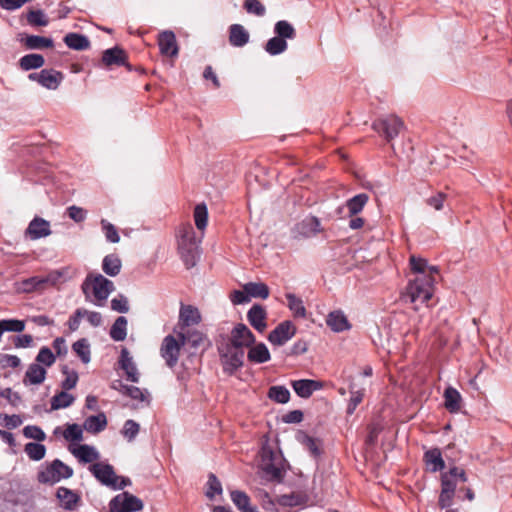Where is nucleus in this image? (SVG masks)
<instances>
[{
    "mask_svg": "<svg viewBox=\"0 0 512 512\" xmlns=\"http://www.w3.org/2000/svg\"><path fill=\"white\" fill-rule=\"evenodd\" d=\"M63 273L60 271H52L45 277H31L24 283L29 286V289H42L46 284L56 285L62 278Z\"/></svg>",
    "mask_w": 512,
    "mask_h": 512,
    "instance_id": "393cba45",
    "label": "nucleus"
},
{
    "mask_svg": "<svg viewBox=\"0 0 512 512\" xmlns=\"http://www.w3.org/2000/svg\"><path fill=\"white\" fill-rule=\"evenodd\" d=\"M178 251L182 261L187 269L194 267L199 258V243L196 239L195 231L190 223L179 227L178 233Z\"/></svg>",
    "mask_w": 512,
    "mask_h": 512,
    "instance_id": "f257e3e1",
    "label": "nucleus"
},
{
    "mask_svg": "<svg viewBox=\"0 0 512 512\" xmlns=\"http://www.w3.org/2000/svg\"><path fill=\"white\" fill-rule=\"evenodd\" d=\"M102 230L105 234V238L110 243H118L120 240L116 227L105 219L101 220Z\"/></svg>",
    "mask_w": 512,
    "mask_h": 512,
    "instance_id": "680f3d73",
    "label": "nucleus"
},
{
    "mask_svg": "<svg viewBox=\"0 0 512 512\" xmlns=\"http://www.w3.org/2000/svg\"><path fill=\"white\" fill-rule=\"evenodd\" d=\"M69 451L82 463H92L100 458V454L95 447L88 444H82L77 447L70 445Z\"/></svg>",
    "mask_w": 512,
    "mask_h": 512,
    "instance_id": "a211bd4d",
    "label": "nucleus"
},
{
    "mask_svg": "<svg viewBox=\"0 0 512 512\" xmlns=\"http://www.w3.org/2000/svg\"><path fill=\"white\" fill-rule=\"evenodd\" d=\"M160 52L164 55L176 56L178 47L175 34L172 31H163L158 38Z\"/></svg>",
    "mask_w": 512,
    "mask_h": 512,
    "instance_id": "4be33fe9",
    "label": "nucleus"
},
{
    "mask_svg": "<svg viewBox=\"0 0 512 512\" xmlns=\"http://www.w3.org/2000/svg\"><path fill=\"white\" fill-rule=\"evenodd\" d=\"M372 128L380 136H383L386 141L391 142L400 134L401 130L404 128V123L399 117L389 115L374 121Z\"/></svg>",
    "mask_w": 512,
    "mask_h": 512,
    "instance_id": "6e6552de",
    "label": "nucleus"
},
{
    "mask_svg": "<svg viewBox=\"0 0 512 512\" xmlns=\"http://www.w3.org/2000/svg\"><path fill=\"white\" fill-rule=\"evenodd\" d=\"M0 424L8 429H15L22 424V419L18 415L0 414Z\"/></svg>",
    "mask_w": 512,
    "mask_h": 512,
    "instance_id": "774afa93",
    "label": "nucleus"
},
{
    "mask_svg": "<svg viewBox=\"0 0 512 512\" xmlns=\"http://www.w3.org/2000/svg\"><path fill=\"white\" fill-rule=\"evenodd\" d=\"M182 346V341H177L176 338L172 335H167L163 339L160 348V354L169 368L176 366Z\"/></svg>",
    "mask_w": 512,
    "mask_h": 512,
    "instance_id": "9d476101",
    "label": "nucleus"
},
{
    "mask_svg": "<svg viewBox=\"0 0 512 512\" xmlns=\"http://www.w3.org/2000/svg\"><path fill=\"white\" fill-rule=\"evenodd\" d=\"M436 281V278L424 276H421V278H411L403 293V299L414 304L415 309H417L419 304H424L432 298Z\"/></svg>",
    "mask_w": 512,
    "mask_h": 512,
    "instance_id": "f03ea898",
    "label": "nucleus"
},
{
    "mask_svg": "<svg viewBox=\"0 0 512 512\" xmlns=\"http://www.w3.org/2000/svg\"><path fill=\"white\" fill-rule=\"evenodd\" d=\"M119 385L121 387L120 393L132 398L133 400L139 401L142 403L143 408L150 405L151 396L146 389L142 390L139 387L126 385L122 382H119Z\"/></svg>",
    "mask_w": 512,
    "mask_h": 512,
    "instance_id": "6ab92c4d",
    "label": "nucleus"
},
{
    "mask_svg": "<svg viewBox=\"0 0 512 512\" xmlns=\"http://www.w3.org/2000/svg\"><path fill=\"white\" fill-rule=\"evenodd\" d=\"M64 43L73 50L83 51L90 47V41L87 36L79 33H68L63 39Z\"/></svg>",
    "mask_w": 512,
    "mask_h": 512,
    "instance_id": "72a5a7b5",
    "label": "nucleus"
},
{
    "mask_svg": "<svg viewBox=\"0 0 512 512\" xmlns=\"http://www.w3.org/2000/svg\"><path fill=\"white\" fill-rule=\"evenodd\" d=\"M109 507L111 512H137L142 510L143 502L138 497L123 492L110 501Z\"/></svg>",
    "mask_w": 512,
    "mask_h": 512,
    "instance_id": "1a4fd4ad",
    "label": "nucleus"
},
{
    "mask_svg": "<svg viewBox=\"0 0 512 512\" xmlns=\"http://www.w3.org/2000/svg\"><path fill=\"white\" fill-rule=\"evenodd\" d=\"M285 296L287 299V306L293 315L297 318H305L306 308L304 307L302 299L293 293H287Z\"/></svg>",
    "mask_w": 512,
    "mask_h": 512,
    "instance_id": "37998d69",
    "label": "nucleus"
},
{
    "mask_svg": "<svg viewBox=\"0 0 512 512\" xmlns=\"http://www.w3.org/2000/svg\"><path fill=\"white\" fill-rule=\"evenodd\" d=\"M89 470L101 484L107 487L123 489L130 484L128 478L118 477L110 464L94 463L89 467Z\"/></svg>",
    "mask_w": 512,
    "mask_h": 512,
    "instance_id": "20e7f679",
    "label": "nucleus"
},
{
    "mask_svg": "<svg viewBox=\"0 0 512 512\" xmlns=\"http://www.w3.org/2000/svg\"><path fill=\"white\" fill-rule=\"evenodd\" d=\"M326 324L334 332H343L351 328L346 315L341 310L330 312L327 316Z\"/></svg>",
    "mask_w": 512,
    "mask_h": 512,
    "instance_id": "5701e85b",
    "label": "nucleus"
},
{
    "mask_svg": "<svg viewBox=\"0 0 512 512\" xmlns=\"http://www.w3.org/2000/svg\"><path fill=\"white\" fill-rule=\"evenodd\" d=\"M261 470L264 478L268 481L281 482L283 479L280 458L269 447H263L261 450Z\"/></svg>",
    "mask_w": 512,
    "mask_h": 512,
    "instance_id": "423d86ee",
    "label": "nucleus"
},
{
    "mask_svg": "<svg viewBox=\"0 0 512 512\" xmlns=\"http://www.w3.org/2000/svg\"><path fill=\"white\" fill-rule=\"evenodd\" d=\"M368 200L369 196L366 193L357 194L347 200L346 207L348 209V215L352 217L359 214L367 204Z\"/></svg>",
    "mask_w": 512,
    "mask_h": 512,
    "instance_id": "e433bc0d",
    "label": "nucleus"
},
{
    "mask_svg": "<svg viewBox=\"0 0 512 512\" xmlns=\"http://www.w3.org/2000/svg\"><path fill=\"white\" fill-rule=\"evenodd\" d=\"M201 321V314L198 308L192 305H181L179 311V322L182 327L197 325Z\"/></svg>",
    "mask_w": 512,
    "mask_h": 512,
    "instance_id": "b1692460",
    "label": "nucleus"
},
{
    "mask_svg": "<svg viewBox=\"0 0 512 512\" xmlns=\"http://www.w3.org/2000/svg\"><path fill=\"white\" fill-rule=\"evenodd\" d=\"M182 344H189L193 348H198L205 340V336L198 330H187L179 333Z\"/></svg>",
    "mask_w": 512,
    "mask_h": 512,
    "instance_id": "c03bdc74",
    "label": "nucleus"
},
{
    "mask_svg": "<svg viewBox=\"0 0 512 512\" xmlns=\"http://www.w3.org/2000/svg\"><path fill=\"white\" fill-rule=\"evenodd\" d=\"M102 269L108 276L114 277L120 273L121 260L118 256L109 254L103 259Z\"/></svg>",
    "mask_w": 512,
    "mask_h": 512,
    "instance_id": "79ce46f5",
    "label": "nucleus"
},
{
    "mask_svg": "<svg viewBox=\"0 0 512 512\" xmlns=\"http://www.w3.org/2000/svg\"><path fill=\"white\" fill-rule=\"evenodd\" d=\"M195 225L199 230H204L207 226L208 212L205 204H198L194 210Z\"/></svg>",
    "mask_w": 512,
    "mask_h": 512,
    "instance_id": "603ef678",
    "label": "nucleus"
},
{
    "mask_svg": "<svg viewBox=\"0 0 512 512\" xmlns=\"http://www.w3.org/2000/svg\"><path fill=\"white\" fill-rule=\"evenodd\" d=\"M24 451L33 461H40L45 457L46 447L43 444L29 442L25 445Z\"/></svg>",
    "mask_w": 512,
    "mask_h": 512,
    "instance_id": "3c124183",
    "label": "nucleus"
},
{
    "mask_svg": "<svg viewBox=\"0 0 512 512\" xmlns=\"http://www.w3.org/2000/svg\"><path fill=\"white\" fill-rule=\"evenodd\" d=\"M111 309L119 313H127L129 311L128 299L124 295H119L111 300Z\"/></svg>",
    "mask_w": 512,
    "mask_h": 512,
    "instance_id": "338daca9",
    "label": "nucleus"
},
{
    "mask_svg": "<svg viewBox=\"0 0 512 512\" xmlns=\"http://www.w3.org/2000/svg\"><path fill=\"white\" fill-rule=\"evenodd\" d=\"M63 437L67 441L80 442L83 439V429L78 424H69L63 433Z\"/></svg>",
    "mask_w": 512,
    "mask_h": 512,
    "instance_id": "4d7b16f0",
    "label": "nucleus"
},
{
    "mask_svg": "<svg viewBox=\"0 0 512 512\" xmlns=\"http://www.w3.org/2000/svg\"><path fill=\"white\" fill-rule=\"evenodd\" d=\"M55 361V355L53 354L51 349L46 346L42 347L36 356V363L42 364L46 367L52 366L55 363Z\"/></svg>",
    "mask_w": 512,
    "mask_h": 512,
    "instance_id": "6e6d98bb",
    "label": "nucleus"
},
{
    "mask_svg": "<svg viewBox=\"0 0 512 512\" xmlns=\"http://www.w3.org/2000/svg\"><path fill=\"white\" fill-rule=\"evenodd\" d=\"M72 475L73 469L70 466L59 459H55L39 471L38 481L45 484H54L61 479L70 478Z\"/></svg>",
    "mask_w": 512,
    "mask_h": 512,
    "instance_id": "0eeeda50",
    "label": "nucleus"
},
{
    "mask_svg": "<svg viewBox=\"0 0 512 512\" xmlns=\"http://www.w3.org/2000/svg\"><path fill=\"white\" fill-rule=\"evenodd\" d=\"M250 35L241 24L229 27V42L234 47H243L249 42Z\"/></svg>",
    "mask_w": 512,
    "mask_h": 512,
    "instance_id": "cd10ccee",
    "label": "nucleus"
},
{
    "mask_svg": "<svg viewBox=\"0 0 512 512\" xmlns=\"http://www.w3.org/2000/svg\"><path fill=\"white\" fill-rule=\"evenodd\" d=\"M102 62L106 66H122L126 62V54L123 49L119 47H113L103 52Z\"/></svg>",
    "mask_w": 512,
    "mask_h": 512,
    "instance_id": "2f4dec72",
    "label": "nucleus"
},
{
    "mask_svg": "<svg viewBox=\"0 0 512 512\" xmlns=\"http://www.w3.org/2000/svg\"><path fill=\"white\" fill-rule=\"evenodd\" d=\"M0 326L3 332H22L25 329V323L18 319L0 320Z\"/></svg>",
    "mask_w": 512,
    "mask_h": 512,
    "instance_id": "13d9d810",
    "label": "nucleus"
},
{
    "mask_svg": "<svg viewBox=\"0 0 512 512\" xmlns=\"http://www.w3.org/2000/svg\"><path fill=\"white\" fill-rule=\"evenodd\" d=\"M23 435L28 439L43 441L46 438L44 431L35 425H28L23 428Z\"/></svg>",
    "mask_w": 512,
    "mask_h": 512,
    "instance_id": "69168bd1",
    "label": "nucleus"
},
{
    "mask_svg": "<svg viewBox=\"0 0 512 512\" xmlns=\"http://www.w3.org/2000/svg\"><path fill=\"white\" fill-rule=\"evenodd\" d=\"M296 333V328L291 321H283L269 333L268 340L274 345H284Z\"/></svg>",
    "mask_w": 512,
    "mask_h": 512,
    "instance_id": "4468645a",
    "label": "nucleus"
},
{
    "mask_svg": "<svg viewBox=\"0 0 512 512\" xmlns=\"http://www.w3.org/2000/svg\"><path fill=\"white\" fill-rule=\"evenodd\" d=\"M274 33L284 40L294 39L296 37L295 28L286 20H280L276 22L274 26Z\"/></svg>",
    "mask_w": 512,
    "mask_h": 512,
    "instance_id": "8fccbe9b",
    "label": "nucleus"
},
{
    "mask_svg": "<svg viewBox=\"0 0 512 512\" xmlns=\"http://www.w3.org/2000/svg\"><path fill=\"white\" fill-rule=\"evenodd\" d=\"M127 319L124 316H119L113 323L110 329V337L114 341H123L127 336Z\"/></svg>",
    "mask_w": 512,
    "mask_h": 512,
    "instance_id": "ea45409f",
    "label": "nucleus"
},
{
    "mask_svg": "<svg viewBox=\"0 0 512 512\" xmlns=\"http://www.w3.org/2000/svg\"><path fill=\"white\" fill-rule=\"evenodd\" d=\"M266 315L265 308L259 304H255L249 309L247 319L252 327L262 333L267 327Z\"/></svg>",
    "mask_w": 512,
    "mask_h": 512,
    "instance_id": "f3484780",
    "label": "nucleus"
},
{
    "mask_svg": "<svg viewBox=\"0 0 512 512\" xmlns=\"http://www.w3.org/2000/svg\"><path fill=\"white\" fill-rule=\"evenodd\" d=\"M139 429V424L134 420L129 419L124 423L122 434L129 442H131L136 438L139 433Z\"/></svg>",
    "mask_w": 512,
    "mask_h": 512,
    "instance_id": "0e129e2a",
    "label": "nucleus"
},
{
    "mask_svg": "<svg viewBox=\"0 0 512 512\" xmlns=\"http://www.w3.org/2000/svg\"><path fill=\"white\" fill-rule=\"evenodd\" d=\"M267 396L276 403L285 404L290 400V391L285 386L275 385L269 388Z\"/></svg>",
    "mask_w": 512,
    "mask_h": 512,
    "instance_id": "49530a36",
    "label": "nucleus"
},
{
    "mask_svg": "<svg viewBox=\"0 0 512 512\" xmlns=\"http://www.w3.org/2000/svg\"><path fill=\"white\" fill-rule=\"evenodd\" d=\"M75 401L73 395L69 394L67 391L62 390L61 392L55 394L51 398V410H59L64 409L71 406Z\"/></svg>",
    "mask_w": 512,
    "mask_h": 512,
    "instance_id": "a19ab883",
    "label": "nucleus"
},
{
    "mask_svg": "<svg viewBox=\"0 0 512 512\" xmlns=\"http://www.w3.org/2000/svg\"><path fill=\"white\" fill-rule=\"evenodd\" d=\"M107 426V418L104 413L89 416L83 423V428L90 433L96 434L103 431Z\"/></svg>",
    "mask_w": 512,
    "mask_h": 512,
    "instance_id": "f704fd0d",
    "label": "nucleus"
},
{
    "mask_svg": "<svg viewBox=\"0 0 512 512\" xmlns=\"http://www.w3.org/2000/svg\"><path fill=\"white\" fill-rule=\"evenodd\" d=\"M287 48V41L278 37L277 35L270 38L265 44V51L272 56H276L285 52Z\"/></svg>",
    "mask_w": 512,
    "mask_h": 512,
    "instance_id": "09e8293b",
    "label": "nucleus"
},
{
    "mask_svg": "<svg viewBox=\"0 0 512 512\" xmlns=\"http://www.w3.org/2000/svg\"><path fill=\"white\" fill-rule=\"evenodd\" d=\"M72 350L81 359L84 364L91 360L90 344L86 338H81L73 343Z\"/></svg>",
    "mask_w": 512,
    "mask_h": 512,
    "instance_id": "a18cd8bd",
    "label": "nucleus"
},
{
    "mask_svg": "<svg viewBox=\"0 0 512 512\" xmlns=\"http://www.w3.org/2000/svg\"><path fill=\"white\" fill-rule=\"evenodd\" d=\"M45 63V59L42 55L31 53L24 55L19 60V66L24 71H29L32 69H38L42 67Z\"/></svg>",
    "mask_w": 512,
    "mask_h": 512,
    "instance_id": "4c0bfd02",
    "label": "nucleus"
},
{
    "mask_svg": "<svg viewBox=\"0 0 512 512\" xmlns=\"http://www.w3.org/2000/svg\"><path fill=\"white\" fill-rule=\"evenodd\" d=\"M57 498L61 502L62 507L70 511L74 510L80 501V497L66 487H59L57 489Z\"/></svg>",
    "mask_w": 512,
    "mask_h": 512,
    "instance_id": "c756f323",
    "label": "nucleus"
},
{
    "mask_svg": "<svg viewBox=\"0 0 512 512\" xmlns=\"http://www.w3.org/2000/svg\"><path fill=\"white\" fill-rule=\"evenodd\" d=\"M445 408L451 413H457L461 409L462 397L457 389L449 386L445 389L444 394Z\"/></svg>",
    "mask_w": 512,
    "mask_h": 512,
    "instance_id": "c85d7f7f",
    "label": "nucleus"
},
{
    "mask_svg": "<svg viewBox=\"0 0 512 512\" xmlns=\"http://www.w3.org/2000/svg\"><path fill=\"white\" fill-rule=\"evenodd\" d=\"M223 371L233 374L243 366L245 352L243 349L224 343L218 347Z\"/></svg>",
    "mask_w": 512,
    "mask_h": 512,
    "instance_id": "39448f33",
    "label": "nucleus"
},
{
    "mask_svg": "<svg viewBox=\"0 0 512 512\" xmlns=\"http://www.w3.org/2000/svg\"><path fill=\"white\" fill-rule=\"evenodd\" d=\"M231 500L241 512H258L257 507L252 506L249 496L239 490L231 491Z\"/></svg>",
    "mask_w": 512,
    "mask_h": 512,
    "instance_id": "c9c22d12",
    "label": "nucleus"
},
{
    "mask_svg": "<svg viewBox=\"0 0 512 512\" xmlns=\"http://www.w3.org/2000/svg\"><path fill=\"white\" fill-rule=\"evenodd\" d=\"M295 393L301 398H309L314 391L319 390L322 385L320 382L310 379H300L291 383Z\"/></svg>",
    "mask_w": 512,
    "mask_h": 512,
    "instance_id": "412c9836",
    "label": "nucleus"
},
{
    "mask_svg": "<svg viewBox=\"0 0 512 512\" xmlns=\"http://www.w3.org/2000/svg\"><path fill=\"white\" fill-rule=\"evenodd\" d=\"M82 291L89 299L91 295L95 298V304L102 306L109 295L114 291V284L101 274H89L82 283Z\"/></svg>",
    "mask_w": 512,
    "mask_h": 512,
    "instance_id": "7ed1b4c3",
    "label": "nucleus"
},
{
    "mask_svg": "<svg viewBox=\"0 0 512 512\" xmlns=\"http://www.w3.org/2000/svg\"><path fill=\"white\" fill-rule=\"evenodd\" d=\"M120 368L125 372L127 380L138 383L139 382V372L136 364L133 361L132 356L130 355L127 348H122L119 358Z\"/></svg>",
    "mask_w": 512,
    "mask_h": 512,
    "instance_id": "2eb2a0df",
    "label": "nucleus"
},
{
    "mask_svg": "<svg viewBox=\"0 0 512 512\" xmlns=\"http://www.w3.org/2000/svg\"><path fill=\"white\" fill-rule=\"evenodd\" d=\"M245 292L249 295V298H261L266 299L269 296V288L262 282H248L243 286Z\"/></svg>",
    "mask_w": 512,
    "mask_h": 512,
    "instance_id": "58836bf2",
    "label": "nucleus"
},
{
    "mask_svg": "<svg viewBox=\"0 0 512 512\" xmlns=\"http://www.w3.org/2000/svg\"><path fill=\"white\" fill-rule=\"evenodd\" d=\"M249 348L247 358L251 363L262 364L270 360V352L264 343H258Z\"/></svg>",
    "mask_w": 512,
    "mask_h": 512,
    "instance_id": "473e14b6",
    "label": "nucleus"
},
{
    "mask_svg": "<svg viewBox=\"0 0 512 512\" xmlns=\"http://www.w3.org/2000/svg\"><path fill=\"white\" fill-rule=\"evenodd\" d=\"M409 262L411 271L414 274L413 278H421V276H424L437 279L439 277V268L434 265H429L426 259L412 255Z\"/></svg>",
    "mask_w": 512,
    "mask_h": 512,
    "instance_id": "ddd939ff",
    "label": "nucleus"
},
{
    "mask_svg": "<svg viewBox=\"0 0 512 512\" xmlns=\"http://www.w3.org/2000/svg\"><path fill=\"white\" fill-rule=\"evenodd\" d=\"M222 491L223 490H222L221 482L215 476V474L210 473L208 475L206 496L209 499H213L216 494H218V495L222 494Z\"/></svg>",
    "mask_w": 512,
    "mask_h": 512,
    "instance_id": "5fc2aeb1",
    "label": "nucleus"
},
{
    "mask_svg": "<svg viewBox=\"0 0 512 512\" xmlns=\"http://www.w3.org/2000/svg\"><path fill=\"white\" fill-rule=\"evenodd\" d=\"M40 76V85L49 90H56L64 79L63 73L54 69H43Z\"/></svg>",
    "mask_w": 512,
    "mask_h": 512,
    "instance_id": "a878e982",
    "label": "nucleus"
},
{
    "mask_svg": "<svg viewBox=\"0 0 512 512\" xmlns=\"http://www.w3.org/2000/svg\"><path fill=\"white\" fill-rule=\"evenodd\" d=\"M467 480L468 477L464 469L452 466L441 474V487L455 493L457 488L459 491L463 490L459 485L465 484Z\"/></svg>",
    "mask_w": 512,
    "mask_h": 512,
    "instance_id": "9b49d317",
    "label": "nucleus"
},
{
    "mask_svg": "<svg viewBox=\"0 0 512 512\" xmlns=\"http://www.w3.org/2000/svg\"><path fill=\"white\" fill-rule=\"evenodd\" d=\"M62 373L66 375V378L61 382V387L65 391H69L77 385L78 374L76 371H69L67 366H64Z\"/></svg>",
    "mask_w": 512,
    "mask_h": 512,
    "instance_id": "e2e57ef3",
    "label": "nucleus"
},
{
    "mask_svg": "<svg viewBox=\"0 0 512 512\" xmlns=\"http://www.w3.org/2000/svg\"><path fill=\"white\" fill-rule=\"evenodd\" d=\"M26 234L32 240L47 237L51 234L50 223L41 217H35L29 223L26 229Z\"/></svg>",
    "mask_w": 512,
    "mask_h": 512,
    "instance_id": "dca6fc26",
    "label": "nucleus"
},
{
    "mask_svg": "<svg viewBox=\"0 0 512 512\" xmlns=\"http://www.w3.org/2000/svg\"><path fill=\"white\" fill-rule=\"evenodd\" d=\"M27 22L32 26H47L48 19L42 10H30L27 15Z\"/></svg>",
    "mask_w": 512,
    "mask_h": 512,
    "instance_id": "bf43d9fd",
    "label": "nucleus"
},
{
    "mask_svg": "<svg viewBox=\"0 0 512 512\" xmlns=\"http://www.w3.org/2000/svg\"><path fill=\"white\" fill-rule=\"evenodd\" d=\"M227 343L244 350L255 343V336L245 324L238 323L232 329Z\"/></svg>",
    "mask_w": 512,
    "mask_h": 512,
    "instance_id": "f8f14e48",
    "label": "nucleus"
},
{
    "mask_svg": "<svg viewBox=\"0 0 512 512\" xmlns=\"http://www.w3.org/2000/svg\"><path fill=\"white\" fill-rule=\"evenodd\" d=\"M424 460L431 472L442 471L445 468V462L442 458L440 449L433 448L425 452Z\"/></svg>",
    "mask_w": 512,
    "mask_h": 512,
    "instance_id": "7c9ffc66",
    "label": "nucleus"
},
{
    "mask_svg": "<svg viewBox=\"0 0 512 512\" xmlns=\"http://www.w3.org/2000/svg\"><path fill=\"white\" fill-rule=\"evenodd\" d=\"M298 440L303 444V446L314 456V457H317L321 454V451H320V448H319V445H318V441L305 434V433H301L299 436H298Z\"/></svg>",
    "mask_w": 512,
    "mask_h": 512,
    "instance_id": "864d4df0",
    "label": "nucleus"
},
{
    "mask_svg": "<svg viewBox=\"0 0 512 512\" xmlns=\"http://www.w3.org/2000/svg\"><path fill=\"white\" fill-rule=\"evenodd\" d=\"M244 9L247 13L262 17L266 13L265 6L260 0H245L243 4Z\"/></svg>",
    "mask_w": 512,
    "mask_h": 512,
    "instance_id": "052dcab7",
    "label": "nucleus"
},
{
    "mask_svg": "<svg viewBox=\"0 0 512 512\" xmlns=\"http://www.w3.org/2000/svg\"><path fill=\"white\" fill-rule=\"evenodd\" d=\"M320 231V221L316 217H306L295 226V232L303 237H310Z\"/></svg>",
    "mask_w": 512,
    "mask_h": 512,
    "instance_id": "bb28decb",
    "label": "nucleus"
},
{
    "mask_svg": "<svg viewBox=\"0 0 512 512\" xmlns=\"http://www.w3.org/2000/svg\"><path fill=\"white\" fill-rule=\"evenodd\" d=\"M46 369L38 363H32L28 366L23 378L24 385H40L45 381Z\"/></svg>",
    "mask_w": 512,
    "mask_h": 512,
    "instance_id": "aec40b11",
    "label": "nucleus"
},
{
    "mask_svg": "<svg viewBox=\"0 0 512 512\" xmlns=\"http://www.w3.org/2000/svg\"><path fill=\"white\" fill-rule=\"evenodd\" d=\"M24 44L28 49L52 48L53 40L43 36L28 35L24 40Z\"/></svg>",
    "mask_w": 512,
    "mask_h": 512,
    "instance_id": "de8ad7c7",
    "label": "nucleus"
}]
</instances>
